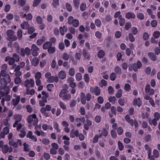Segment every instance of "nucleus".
Returning a JSON list of instances; mask_svg holds the SVG:
<instances>
[{
  "label": "nucleus",
  "mask_w": 160,
  "mask_h": 160,
  "mask_svg": "<svg viewBox=\"0 0 160 160\" xmlns=\"http://www.w3.org/2000/svg\"><path fill=\"white\" fill-rule=\"evenodd\" d=\"M11 79L9 75H8L5 77L4 78H2L0 80V83L2 85V87L4 88V89H6V93H8L9 90V88L8 87H5V86L8 83L10 82Z\"/></svg>",
  "instance_id": "nucleus-1"
},
{
  "label": "nucleus",
  "mask_w": 160,
  "mask_h": 160,
  "mask_svg": "<svg viewBox=\"0 0 160 160\" xmlns=\"http://www.w3.org/2000/svg\"><path fill=\"white\" fill-rule=\"evenodd\" d=\"M42 94L43 95L42 98V100H40L39 102L40 105L42 107L45 105V103L47 102V98L49 96V94L45 91L42 92Z\"/></svg>",
  "instance_id": "nucleus-2"
},
{
  "label": "nucleus",
  "mask_w": 160,
  "mask_h": 160,
  "mask_svg": "<svg viewBox=\"0 0 160 160\" xmlns=\"http://www.w3.org/2000/svg\"><path fill=\"white\" fill-rule=\"evenodd\" d=\"M27 120L29 123H32L34 125L37 124L38 122V120L35 114L29 115L27 118Z\"/></svg>",
  "instance_id": "nucleus-3"
},
{
  "label": "nucleus",
  "mask_w": 160,
  "mask_h": 160,
  "mask_svg": "<svg viewBox=\"0 0 160 160\" xmlns=\"http://www.w3.org/2000/svg\"><path fill=\"white\" fill-rule=\"evenodd\" d=\"M142 65L140 61H138L137 64H130L129 67L128 69L130 71H132L133 69L135 72L137 71L138 69L140 68L142 66Z\"/></svg>",
  "instance_id": "nucleus-4"
},
{
  "label": "nucleus",
  "mask_w": 160,
  "mask_h": 160,
  "mask_svg": "<svg viewBox=\"0 0 160 160\" xmlns=\"http://www.w3.org/2000/svg\"><path fill=\"white\" fill-rule=\"evenodd\" d=\"M68 23L70 24H72L75 27H78L79 25V21L77 19H74L72 16H70L68 18Z\"/></svg>",
  "instance_id": "nucleus-5"
},
{
  "label": "nucleus",
  "mask_w": 160,
  "mask_h": 160,
  "mask_svg": "<svg viewBox=\"0 0 160 160\" xmlns=\"http://www.w3.org/2000/svg\"><path fill=\"white\" fill-rule=\"evenodd\" d=\"M34 81L33 79L27 80L25 83V86L27 88L32 87L34 85Z\"/></svg>",
  "instance_id": "nucleus-6"
},
{
  "label": "nucleus",
  "mask_w": 160,
  "mask_h": 160,
  "mask_svg": "<svg viewBox=\"0 0 160 160\" xmlns=\"http://www.w3.org/2000/svg\"><path fill=\"white\" fill-rule=\"evenodd\" d=\"M13 118L16 120L13 125V127L15 128L16 127L19 122L21 121L22 118V116L20 115H16L14 116Z\"/></svg>",
  "instance_id": "nucleus-7"
},
{
  "label": "nucleus",
  "mask_w": 160,
  "mask_h": 160,
  "mask_svg": "<svg viewBox=\"0 0 160 160\" xmlns=\"http://www.w3.org/2000/svg\"><path fill=\"white\" fill-rule=\"evenodd\" d=\"M78 134L79 132L78 130H75L74 129H72L71 131L70 136L72 138H74L75 136L78 137Z\"/></svg>",
  "instance_id": "nucleus-8"
},
{
  "label": "nucleus",
  "mask_w": 160,
  "mask_h": 160,
  "mask_svg": "<svg viewBox=\"0 0 160 160\" xmlns=\"http://www.w3.org/2000/svg\"><path fill=\"white\" fill-rule=\"evenodd\" d=\"M125 17L128 19H134L136 17V15L134 13L129 12L126 14Z\"/></svg>",
  "instance_id": "nucleus-9"
},
{
  "label": "nucleus",
  "mask_w": 160,
  "mask_h": 160,
  "mask_svg": "<svg viewBox=\"0 0 160 160\" xmlns=\"http://www.w3.org/2000/svg\"><path fill=\"white\" fill-rule=\"evenodd\" d=\"M9 129L7 127L4 128L1 134V137L4 138L5 135L8 134L9 133Z\"/></svg>",
  "instance_id": "nucleus-10"
},
{
  "label": "nucleus",
  "mask_w": 160,
  "mask_h": 160,
  "mask_svg": "<svg viewBox=\"0 0 160 160\" xmlns=\"http://www.w3.org/2000/svg\"><path fill=\"white\" fill-rule=\"evenodd\" d=\"M90 90L92 92H93V90L95 94L97 96L101 92V90L98 87H96L94 88H91Z\"/></svg>",
  "instance_id": "nucleus-11"
},
{
  "label": "nucleus",
  "mask_w": 160,
  "mask_h": 160,
  "mask_svg": "<svg viewBox=\"0 0 160 160\" xmlns=\"http://www.w3.org/2000/svg\"><path fill=\"white\" fill-rule=\"evenodd\" d=\"M12 151V148L10 147L8 148V146L7 145H4L3 148L2 149V152L4 153H6L8 152H11Z\"/></svg>",
  "instance_id": "nucleus-12"
},
{
  "label": "nucleus",
  "mask_w": 160,
  "mask_h": 160,
  "mask_svg": "<svg viewBox=\"0 0 160 160\" xmlns=\"http://www.w3.org/2000/svg\"><path fill=\"white\" fill-rule=\"evenodd\" d=\"M133 104L134 106L137 105L138 107H140L141 105V102L140 98L134 99L133 101Z\"/></svg>",
  "instance_id": "nucleus-13"
},
{
  "label": "nucleus",
  "mask_w": 160,
  "mask_h": 160,
  "mask_svg": "<svg viewBox=\"0 0 160 160\" xmlns=\"http://www.w3.org/2000/svg\"><path fill=\"white\" fill-rule=\"evenodd\" d=\"M76 121L78 122L77 124V126L78 127H79L82 124L81 122L84 123L85 122V119L84 117L80 118H78L76 119Z\"/></svg>",
  "instance_id": "nucleus-14"
},
{
  "label": "nucleus",
  "mask_w": 160,
  "mask_h": 160,
  "mask_svg": "<svg viewBox=\"0 0 160 160\" xmlns=\"http://www.w3.org/2000/svg\"><path fill=\"white\" fill-rule=\"evenodd\" d=\"M21 28L23 29H27L29 27V25L28 23L27 22H24L21 24Z\"/></svg>",
  "instance_id": "nucleus-15"
},
{
  "label": "nucleus",
  "mask_w": 160,
  "mask_h": 160,
  "mask_svg": "<svg viewBox=\"0 0 160 160\" xmlns=\"http://www.w3.org/2000/svg\"><path fill=\"white\" fill-rule=\"evenodd\" d=\"M39 62V60L38 58H34L31 61V64L32 65L34 66H37Z\"/></svg>",
  "instance_id": "nucleus-16"
},
{
  "label": "nucleus",
  "mask_w": 160,
  "mask_h": 160,
  "mask_svg": "<svg viewBox=\"0 0 160 160\" xmlns=\"http://www.w3.org/2000/svg\"><path fill=\"white\" fill-rule=\"evenodd\" d=\"M58 76L60 79H64L66 78V72L64 71H61L59 73Z\"/></svg>",
  "instance_id": "nucleus-17"
},
{
  "label": "nucleus",
  "mask_w": 160,
  "mask_h": 160,
  "mask_svg": "<svg viewBox=\"0 0 160 160\" xmlns=\"http://www.w3.org/2000/svg\"><path fill=\"white\" fill-rule=\"evenodd\" d=\"M5 60L6 61H8L9 64L10 65H12L15 62V60L13 58L9 57H6L5 59Z\"/></svg>",
  "instance_id": "nucleus-18"
},
{
  "label": "nucleus",
  "mask_w": 160,
  "mask_h": 160,
  "mask_svg": "<svg viewBox=\"0 0 160 160\" xmlns=\"http://www.w3.org/2000/svg\"><path fill=\"white\" fill-rule=\"evenodd\" d=\"M20 97L19 96H17L15 99L12 100V104L15 106L18 104L20 101Z\"/></svg>",
  "instance_id": "nucleus-19"
},
{
  "label": "nucleus",
  "mask_w": 160,
  "mask_h": 160,
  "mask_svg": "<svg viewBox=\"0 0 160 160\" xmlns=\"http://www.w3.org/2000/svg\"><path fill=\"white\" fill-rule=\"evenodd\" d=\"M62 139L64 140V143L66 145H68L70 144L69 138L66 135H64L62 137Z\"/></svg>",
  "instance_id": "nucleus-20"
},
{
  "label": "nucleus",
  "mask_w": 160,
  "mask_h": 160,
  "mask_svg": "<svg viewBox=\"0 0 160 160\" xmlns=\"http://www.w3.org/2000/svg\"><path fill=\"white\" fill-rule=\"evenodd\" d=\"M67 28L65 26H64L63 27H61L60 28L61 34L62 35H63L65 33L67 32Z\"/></svg>",
  "instance_id": "nucleus-21"
},
{
  "label": "nucleus",
  "mask_w": 160,
  "mask_h": 160,
  "mask_svg": "<svg viewBox=\"0 0 160 160\" xmlns=\"http://www.w3.org/2000/svg\"><path fill=\"white\" fill-rule=\"evenodd\" d=\"M81 101L82 104L84 105L86 103V97L85 94L82 92L81 94Z\"/></svg>",
  "instance_id": "nucleus-22"
},
{
  "label": "nucleus",
  "mask_w": 160,
  "mask_h": 160,
  "mask_svg": "<svg viewBox=\"0 0 160 160\" xmlns=\"http://www.w3.org/2000/svg\"><path fill=\"white\" fill-rule=\"evenodd\" d=\"M21 15L23 18H25L27 20H30L32 19V16L31 14L30 13H28L27 15H26V14H23V16H22V15Z\"/></svg>",
  "instance_id": "nucleus-23"
},
{
  "label": "nucleus",
  "mask_w": 160,
  "mask_h": 160,
  "mask_svg": "<svg viewBox=\"0 0 160 160\" xmlns=\"http://www.w3.org/2000/svg\"><path fill=\"white\" fill-rule=\"evenodd\" d=\"M25 66V63L24 62H22L20 63L19 65L17 66L15 68V71L19 70L21 68H22L24 67Z\"/></svg>",
  "instance_id": "nucleus-24"
},
{
  "label": "nucleus",
  "mask_w": 160,
  "mask_h": 160,
  "mask_svg": "<svg viewBox=\"0 0 160 160\" xmlns=\"http://www.w3.org/2000/svg\"><path fill=\"white\" fill-rule=\"evenodd\" d=\"M7 65L6 64H4L2 67L1 73L2 75L3 76H5V70L7 69Z\"/></svg>",
  "instance_id": "nucleus-25"
},
{
  "label": "nucleus",
  "mask_w": 160,
  "mask_h": 160,
  "mask_svg": "<svg viewBox=\"0 0 160 160\" xmlns=\"http://www.w3.org/2000/svg\"><path fill=\"white\" fill-rule=\"evenodd\" d=\"M148 56L150 59L152 61H156L157 60L156 56L152 52H150L148 53Z\"/></svg>",
  "instance_id": "nucleus-26"
},
{
  "label": "nucleus",
  "mask_w": 160,
  "mask_h": 160,
  "mask_svg": "<svg viewBox=\"0 0 160 160\" xmlns=\"http://www.w3.org/2000/svg\"><path fill=\"white\" fill-rule=\"evenodd\" d=\"M157 120L156 119L153 118L152 120L149 119L148 120V122L149 124L150 125H153L154 126H155L157 125Z\"/></svg>",
  "instance_id": "nucleus-27"
},
{
  "label": "nucleus",
  "mask_w": 160,
  "mask_h": 160,
  "mask_svg": "<svg viewBox=\"0 0 160 160\" xmlns=\"http://www.w3.org/2000/svg\"><path fill=\"white\" fill-rule=\"evenodd\" d=\"M125 119L127 122L130 124L131 126H133V125L134 121L133 119H130L129 116L128 115H126Z\"/></svg>",
  "instance_id": "nucleus-28"
},
{
  "label": "nucleus",
  "mask_w": 160,
  "mask_h": 160,
  "mask_svg": "<svg viewBox=\"0 0 160 160\" xmlns=\"http://www.w3.org/2000/svg\"><path fill=\"white\" fill-rule=\"evenodd\" d=\"M50 47V42H45L43 45V48L44 49H48V51L49 52Z\"/></svg>",
  "instance_id": "nucleus-29"
},
{
  "label": "nucleus",
  "mask_w": 160,
  "mask_h": 160,
  "mask_svg": "<svg viewBox=\"0 0 160 160\" xmlns=\"http://www.w3.org/2000/svg\"><path fill=\"white\" fill-rule=\"evenodd\" d=\"M46 39V38L45 37H43L42 39L38 40L37 42V44L38 45H41L45 41Z\"/></svg>",
  "instance_id": "nucleus-30"
},
{
  "label": "nucleus",
  "mask_w": 160,
  "mask_h": 160,
  "mask_svg": "<svg viewBox=\"0 0 160 160\" xmlns=\"http://www.w3.org/2000/svg\"><path fill=\"white\" fill-rule=\"evenodd\" d=\"M58 104L61 109L63 110H66L67 109V107L63 102L60 101L58 102Z\"/></svg>",
  "instance_id": "nucleus-31"
},
{
  "label": "nucleus",
  "mask_w": 160,
  "mask_h": 160,
  "mask_svg": "<svg viewBox=\"0 0 160 160\" xmlns=\"http://www.w3.org/2000/svg\"><path fill=\"white\" fill-rule=\"evenodd\" d=\"M22 31L21 29H19L17 32V36L19 40H21L22 38Z\"/></svg>",
  "instance_id": "nucleus-32"
},
{
  "label": "nucleus",
  "mask_w": 160,
  "mask_h": 160,
  "mask_svg": "<svg viewBox=\"0 0 160 160\" xmlns=\"http://www.w3.org/2000/svg\"><path fill=\"white\" fill-rule=\"evenodd\" d=\"M61 98H62L63 100H68L71 99V95L70 94H65L63 95L62 97Z\"/></svg>",
  "instance_id": "nucleus-33"
},
{
  "label": "nucleus",
  "mask_w": 160,
  "mask_h": 160,
  "mask_svg": "<svg viewBox=\"0 0 160 160\" xmlns=\"http://www.w3.org/2000/svg\"><path fill=\"white\" fill-rule=\"evenodd\" d=\"M119 18L120 19L119 21V24L121 26H122L124 25L125 22V19L123 18H122V16H120Z\"/></svg>",
  "instance_id": "nucleus-34"
},
{
  "label": "nucleus",
  "mask_w": 160,
  "mask_h": 160,
  "mask_svg": "<svg viewBox=\"0 0 160 160\" xmlns=\"http://www.w3.org/2000/svg\"><path fill=\"white\" fill-rule=\"evenodd\" d=\"M75 77L77 81H80L82 79V75L81 73H78L76 75Z\"/></svg>",
  "instance_id": "nucleus-35"
},
{
  "label": "nucleus",
  "mask_w": 160,
  "mask_h": 160,
  "mask_svg": "<svg viewBox=\"0 0 160 160\" xmlns=\"http://www.w3.org/2000/svg\"><path fill=\"white\" fill-rule=\"evenodd\" d=\"M26 128H23L22 130L21 131V133L20 134V136L21 138H23L26 135L25 132Z\"/></svg>",
  "instance_id": "nucleus-36"
},
{
  "label": "nucleus",
  "mask_w": 160,
  "mask_h": 160,
  "mask_svg": "<svg viewBox=\"0 0 160 160\" xmlns=\"http://www.w3.org/2000/svg\"><path fill=\"white\" fill-rule=\"evenodd\" d=\"M13 58L15 61L16 62H18L19 61V56L16 53H14L13 55Z\"/></svg>",
  "instance_id": "nucleus-37"
},
{
  "label": "nucleus",
  "mask_w": 160,
  "mask_h": 160,
  "mask_svg": "<svg viewBox=\"0 0 160 160\" xmlns=\"http://www.w3.org/2000/svg\"><path fill=\"white\" fill-rule=\"evenodd\" d=\"M84 79L86 83H88L90 81V78L88 74H85L84 75Z\"/></svg>",
  "instance_id": "nucleus-38"
},
{
  "label": "nucleus",
  "mask_w": 160,
  "mask_h": 160,
  "mask_svg": "<svg viewBox=\"0 0 160 160\" xmlns=\"http://www.w3.org/2000/svg\"><path fill=\"white\" fill-rule=\"evenodd\" d=\"M118 145L119 150L121 151H122L124 148V146L122 143L120 141H118Z\"/></svg>",
  "instance_id": "nucleus-39"
},
{
  "label": "nucleus",
  "mask_w": 160,
  "mask_h": 160,
  "mask_svg": "<svg viewBox=\"0 0 160 160\" xmlns=\"http://www.w3.org/2000/svg\"><path fill=\"white\" fill-rule=\"evenodd\" d=\"M99 85L101 87H102L103 86H106L107 85V82L105 80L102 79L100 82Z\"/></svg>",
  "instance_id": "nucleus-40"
},
{
  "label": "nucleus",
  "mask_w": 160,
  "mask_h": 160,
  "mask_svg": "<svg viewBox=\"0 0 160 160\" xmlns=\"http://www.w3.org/2000/svg\"><path fill=\"white\" fill-rule=\"evenodd\" d=\"M109 101L112 104H114L116 100V98L115 97H111L109 98Z\"/></svg>",
  "instance_id": "nucleus-41"
},
{
  "label": "nucleus",
  "mask_w": 160,
  "mask_h": 160,
  "mask_svg": "<svg viewBox=\"0 0 160 160\" xmlns=\"http://www.w3.org/2000/svg\"><path fill=\"white\" fill-rule=\"evenodd\" d=\"M68 73L71 76H74L75 74L74 69L73 68H70L69 71Z\"/></svg>",
  "instance_id": "nucleus-42"
},
{
  "label": "nucleus",
  "mask_w": 160,
  "mask_h": 160,
  "mask_svg": "<svg viewBox=\"0 0 160 160\" xmlns=\"http://www.w3.org/2000/svg\"><path fill=\"white\" fill-rule=\"evenodd\" d=\"M122 91L121 89H119L117 92L116 95V96L117 98L121 97L122 95Z\"/></svg>",
  "instance_id": "nucleus-43"
},
{
  "label": "nucleus",
  "mask_w": 160,
  "mask_h": 160,
  "mask_svg": "<svg viewBox=\"0 0 160 160\" xmlns=\"http://www.w3.org/2000/svg\"><path fill=\"white\" fill-rule=\"evenodd\" d=\"M14 34V32L12 30H10L8 31L7 32V35L8 36V38H9L12 36Z\"/></svg>",
  "instance_id": "nucleus-44"
},
{
  "label": "nucleus",
  "mask_w": 160,
  "mask_h": 160,
  "mask_svg": "<svg viewBox=\"0 0 160 160\" xmlns=\"http://www.w3.org/2000/svg\"><path fill=\"white\" fill-rule=\"evenodd\" d=\"M153 154L156 158H158L159 157V153L157 150L154 149L153 152Z\"/></svg>",
  "instance_id": "nucleus-45"
},
{
  "label": "nucleus",
  "mask_w": 160,
  "mask_h": 160,
  "mask_svg": "<svg viewBox=\"0 0 160 160\" xmlns=\"http://www.w3.org/2000/svg\"><path fill=\"white\" fill-rule=\"evenodd\" d=\"M105 55L104 52L102 50H100L99 51L98 56L99 58H102Z\"/></svg>",
  "instance_id": "nucleus-46"
},
{
  "label": "nucleus",
  "mask_w": 160,
  "mask_h": 160,
  "mask_svg": "<svg viewBox=\"0 0 160 160\" xmlns=\"http://www.w3.org/2000/svg\"><path fill=\"white\" fill-rule=\"evenodd\" d=\"M154 118L158 121L159 120L160 118V114L158 112H156L154 114Z\"/></svg>",
  "instance_id": "nucleus-47"
},
{
  "label": "nucleus",
  "mask_w": 160,
  "mask_h": 160,
  "mask_svg": "<svg viewBox=\"0 0 160 160\" xmlns=\"http://www.w3.org/2000/svg\"><path fill=\"white\" fill-rule=\"evenodd\" d=\"M160 35V32L158 31H156L154 32L153 34V36L155 38H158Z\"/></svg>",
  "instance_id": "nucleus-48"
},
{
  "label": "nucleus",
  "mask_w": 160,
  "mask_h": 160,
  "mask_svg": "<svg viewBox=\"0 0 160 160\" xmlns=\"http://www.w3.org/2000/svg\"><path fill=\"white\" fill-rule=\"evenodd\" d=\"M116 75L114 72L112 73L110 76V79L112 81H114L116 78Z\"/></svg>",
  "instance_id": "nucleus-49"
},
{
  "label": "nucleus",
  "mask_w": 160,
  "mask_h": 160,
  "mask_svg": "<svg viewBox=\"0 0 160 160\" xmlns=\"http://www.w3.org/2000/svg\"><path fill=\"white\" fill-rule=\"evenodd\" d=\"M68 91L66 89H62L59 93V96L62 97L63 95H65V94Z\"/></svg>",
  "instance_id": "nucleus-50"
},
{
  "label": "nucleus",
  "mask_w": 160,
  "mask_h": 160,
  "mask_svg": "<svg viewBox=\"0 0 160 160\" xmlns=\"http://www.w3.org/2000/svg\"><path fill=\"white\" fill-rule=\"evenodd\" d=\"M115 71L117 74H120L121 72V70L120 67H116L115 68Z\"/></svg>",
  "instance_id": "nucleus-51"
},
{
  "label": "nucleus",
  "mask_w": 160,
  "mask_h": 160,
  "mask_svg": "<svg viewBox=\"0 0 160 160\" xmlns=\"http://www.w3.org/2000/svg\"><path fill=\"white\" fill-rule=\"evenodd\" d=\"M69 58V55L67 53H64L62 56V58L65 60H68Z\"/></svg>",
  "instance_id": "nucleus-52"
},
{
  "label": "nucleus",
  "mask_w": 160,
  "mask_h": 160,
  "mask_svg": "<svg viewBox=\"0 0 160 160\" xmlns=\"http://www.w3.org/2000/svg\"><path fill=\"white\" fill-rule=\"evenodd\" d=\"M35 77L36 79H40L41 77V73L40 72H37Z\"/></svg>",
  "instance_id": "nucleus-53"
},
{
  "label": "nucleus",
  "mask_w": 160,
  "mask_h": 160,
  "mask_svg": "<svg viewBox=\"0 0 160 160\" xmlns=\"http://www.w3.org/2000/svg\"><path fill=\"white\" fill-rule=\"evenodd\" d=\"M73 1L75 7L78 8L80 3V0H73Z\"/></svg>",
  "instance_id": "nucleus-54"
},
{
  "label": "nucleus",
  "mask_w": 160,
  "mask_h": 160,
  "mask_svg": "<svg viewBox=\"0 0 160 160\" xmlns=\"http://www.w3.org/2000/svg\"><path fill=\"white\" fill-rule=\"evenodd\" d=\"M17 39V37L15 35H12L9 38H8V39L9 41H15Z\"/></svg>",
  "instance_id": "nucleus-55"
},
{
  "label": "nucleus",
  "mask_w": 160,
  "mask_h": 160,
  "mask_svg": "<svg viewBox=\"0 0 160 160\" xmlns=\"http://www.w3.org/2000/svg\"><path fill=\"white\" fill-rule=\"evenodd\" d=\"M124 89L127 91H129L131 89V86L129 84H126L124 86Z\"/></svg>",
  "instance_id": "nucleus-56"
},
{
  "label": "nucleus",
  "mask_w": 160,
  "mask_h": 160,
  "mask_svg": "<svg viewBox=\"0 0 160 160\" xmlns=\"http://www.w3.org/2000/svg\"><path fill=\"white\" fill-rule=\"evenodd\" d=\"M137 17L141 20H143L144 18V14L142 13H139L137 14Z\"/></svg>",
  "instance_id": "nucleus-57"
},
{
  "label": "nucleus",
  "mask_w": 160,
  "mask_h": 160,
  "mask_svg": "<svg viewBox=\"0 0 160 160\" xmlns=\"http://www.w3.org/2000/svg\"><path fill=\"white\" fill-rule=\"evenodd\" d=\"M132 32L133 35H136L138 32L137 28L135 27L132 28Z\"/></svg>",
  "instance_id": "nucleus-58"
},
{
  "label": "nucleus",
  "mask_w": 160,
  "mask_h": 160,
  "mask_svg": "<svg viewBox=\"0 0 160 160\" xmlns=\"http://www.w3.org/2000/svg\"><path fill=\"white\" fill-rule=\"evenodd\" d=\"M26 3L25 0H19L18 1V3L19 5L21 6H23Z\"/></svg>",
  "instance_id": "nucleus-59"
},
{
  "label": "nucleus",
  "mask_w": 160,
  "mask_h": 160,
  "mask_svg": "<svg viewBox=\"0 0 160 160\" xmlns=\"http://www.w3.org/2000/svg\"><path fill=\"white\" fill-rule=\"evenodd\" d=\"M21 82V78L19 77H17L15 78L14 80L15 83L16 84H19Z\"/></svg>",
  "instance_id": "nucleus-60"
},
{
  "label": "nucleus",
  "mask_w": 160,
  "mask_h": 160,
  "mask_svg": "<svg viewBox=\"0 0 160 160\" xmlns=\"http://www.w3.org/2000/svg\"><path fill=\"white\" fill-rule=\"evenodd\" d=\"M66 7L68 11L71 12L72 11V8L70 4L69 3H67Z\"/></svg>",
  "instance_id": "nucleus-61"
},
{
  "label": "nucleus",
  "mask_w": 160,
  "mask_h": 160,
  "mask_svg": "<svg viewBox=\"0 0 160 160\" xmlns=\"http://www.w3.org/2000/svg\"><path fill=\"white\" fill-rule=\"evenodd\" d=\"M31 50L39 51V48L36 45L33 44L32 46Z\"/></svg>",
  "instance_id": "nucleus-62"
},
{
  "label": "nucleus",
  "mask_w": 160,
  "mask_h": 160,
  "mask_svg": "<svg viewBox=\"0 0 160 160\" xmlns=\"http://www.w3.org/2000/svg\"><path fill=\"white\" fill-rule=\"evenodd\" d=\"M41 0H34L32 5L33 7L37 6L40 2Z\"/></svg>",
  "instance_id": "nucleus-63"
},
{
  "label": "nucleus",
  "mask_w": 160,
  "mask_h": 160,
  "mask_svg": "<svg viewBox=\"0 0 160 160\" xmlns=\"http://www.w3.org/2000/svg\"><path fill=\"white\" fill-rule=\"evenodd\" d=\"M86 5L84 3H82L80 6V9L82 11H84L86 8Z\"/></svg>",
  "instance_id": "nucleus-64"
}]
</instances>
